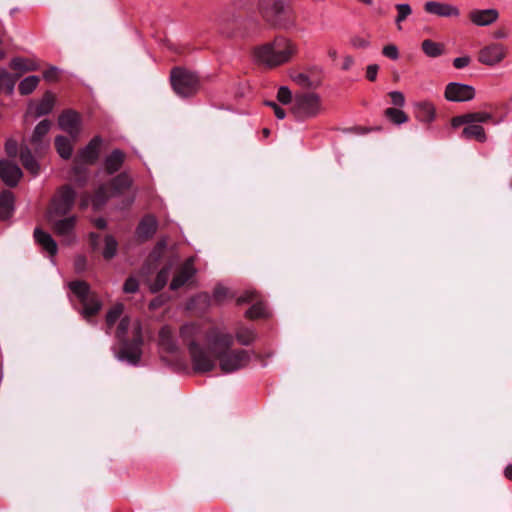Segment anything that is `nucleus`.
<instances>
[{
	"mask_svg": "<svg viewBox=\"0 0 512 512\" xmlns=\"http://www.w3.org/2000/svg\"><path fill=\"white\" fill-rule=\"evenodd\" d=\"M116 337L123 342V347L118 354L119 360L136 365L141 357L142 333L138 319L123 316L116 330Z\"/></svg>",
	"mask_w": 512,
	"mask_h": 512,
	"instance_id": "1",
	"label": "nucleus"
},
{
	"mask_svg": "<svg viewBox=\"0 0 512 512\" xmlns=\"http://www.w3.org/2000/svg\"><path fill=\"white\" fill-rule=\"evenodd\" d=\"M58 73L59 69L57 67L52 66L43 73V78L48 82H52L57 79Z\"/></svg>",
	"mask_w": 512,
	"mask_h": 512,
	"instance_id": "51",
	"label": "nucleus"
},
{
	"mask_svg": "<svg viewBox=\"0 0 512 512\" xmlns=\"http://www.w3.org/2000/svg\"><path fill=\"white\" fill-rule=\"evenodd\" d=\"M124 306L121 303L115 304L106 314L107 333H110L112 326L120 320L123 314Z\"/></svg>",
	"mask_w": 512,
	"mask_h": 512,
	"instance_id": "32",
	"label": "nucleus"
},
{
	"mask_svg": "<svg viewBox=\"0 0 512 512\" xmlns=\"http://www.w3.org/2000/svg\"><path fill=\"white\" fill-rule=\"evenodd\" d=\"M268 315L267 307L263 303H256L246 312V316L249 318H260Z\"/></svg>",
	"mask_w": 512,
	"mask_h": 512,
	"instance_id": "43",
	"label": "nucleus"
},
{
	"mask_svg": "<svg viewBox=\"0 0 512 512\" xmlns=\"http://www.w3.org/2000/svg\"><path fill=\"white\" fill-rule=\"evenodd\" d=\"M227 294H228V290L223 286L217 287L214 291V297L218 301L223 300Z\"/></svg>",
	"mask_w": 512,
	"mask_h": 512,
	"instance_id": "56",
	"label": "nucleus"
},
{
	"mask_svg": "<svg viewBox=\"0 0 512 512\" xmlns=\"http://www.w3.org/2000/svg\"><path fill=\"white\" fill-rule=\"evenodd\" d=\"M131 178L127 174L118 175L110 185L101 186L92 199L95 209L100 208L110 195L120 193L131 185Z\"/></svg>",
	"mask_w": 512,
	"mask_h": 512,
	"instance_id": "7",
	"label": "nucleus"
},
{
	"mask_svg": "<svg viewBox=\"0 0 512 512\" xmlns=\"http://www.w3.org/2000/svg\"><path fill=\"white\" fill-rule=\"evenodd\" d=\"M424 10L428 14L438 17L457 18L460 16V10L457 6L440 1H427L424 4Z\"/></svg>",
	"mask_w": 512,
	"mask_h": 512,
	"instance_id": "13",
	"label": "nucleus"
},
{
	"mask_svg": "<svg viewBox=\"0 0 512 512\" xmlns=\"http://www.w3.org/2000/svg\"><path fill=\"white\" fill-rule=\"evenodd\" d=\"M75 197L76 193L71 187L64 186L59 189L51 201L46 217L65 216L72 209Z\"/></svg>",
	"mask_w": 512,
	"mask_h": 512,
	"instance_id": "6",
	"label": "nucleus"
},
{
	"mask_svg": "<svg viewBox=\"0 0 512 512\" xmlns=\"http://www.w3.org/2000/svg\"><path fill=\"white\" fill-rule=\"evenodd\" d=\"M351 45L354 47V48H357V49H364V48H367L369 47L370 45V42L363 38V37H360V36H354L352 39H351Z\"/></svg>",
	"mask_w": 512,
	"mask_h": 512,
	"instance_id": "49",
	"label": "nucleus"
},
{
	"mask_svg": "<svg viewBox=\"0 0 512 512\" xmlns=\"http://www.w3.org/2000/svg\"><path fill=\"white\" fill-rule=\"evenodd\" d=\"M165 247H166V241L165 240H161V241L158 242L156 248L152 252V256L155 258V260H157L161 256V253H162V251L164 250Z\"/></svg>",
	"mask_w": 512,
	"mask_h": 512,
	"instance_id": "57",
	"label": "nucleus"
},
{
	"mask_svg": "<svg viewBox=\"0 0 512 512\" xmlns=\"http://www.w3.org/2000/svg\"><path fill=\"white\" fill-rule=\"evenodd\" d=\"M21 161L24 167L33 175H37L39 173V164L32 156L30 150L28 148L23 149L20 154Z\"/></svg>",
	"mask_w": 512,
	"mask_h": 512,
	"instance_id": "31",
	"label": "nucleus"
},
{
	"mask_svg": "<svg viewBox=\"0 0 512 512\" xmlns=\"http://www.w3.org/2000/svg\"><path fill=\"white\" fill-rule=\"evenodd\" d=\"M508 50L499 43H492L479 52L478 61L487 66L500 63L507 55Z\"/></svg>",
	"mask_w": 512,
	"mask_h": 512,
	"instance_id": "10",
	"label": "nucleus"
},
{
	"mask_svg": "<svg viewBox=\"0 0 512 512\" xmlns=\"http://www.w3.org/2000/svg\"><path fill=\"white\" fill-rule=\"evenodd\" d=\"M34 238L36 242L51 256L56 255L58 250L57 243L49 233L41 230L40 228H36L34 230Z\"/></svg>",
	"mask_w": 512,
	"mask_h": 512,
	"instance_id": "21",
	"label": "nucleus"
},
{
	"mask_svg": "<svg viewBox=\"0 0 512 512\" xmlns=\"http://www.w3.org/2000/svg\"><path fill=\"white\" fill-rule=\"evenodd\" d=\"M296 51V45L290 39L280 36L255 47L252 56L257 64L274 68L287 63Z\"/></svg>",
	"mask_w": 512,
	"mask_h": 512,
	"instance_id": "2",
	"label": "nucleus"
},
{
	"mask_svg": "<svg viewBox=\"0 0 512 512\" xmlns=\"http://www.w3.org/2000/svg\"><path fill=\"white\" fill-rule=\"evenodd\" d=\"M499 17L496 9H474L469 13L470 21L476 26H488L494 23Z\"/></svg>",
	"mask_w": 512,
	"mask_h": 512,
	"instance_id": "17",
	"label": "nucleus"
},
{
	"mask_svg": "<svg viewBox=\"0 0 512 512\" xmlns=\"http://www.w3.org/2000/svg\"><path fill=\"white\" fill-rule=\"evenodd\" d=\"M196 270L193 265V260L189 259L187 260L179 272L174 276V278L171 281L170 288L172 290H176L180 287H182L188 280H190L193 275L195 274Z\"/></svg>",
	"mask_w": 512,
	"mask_h": 512,
	"instance_id": "18",
	"label": "nucleus"
},
{
	"mask_svg": "<svg viewBox=\"0 0 512 512\" xmlns=\"http://www.w3.org/2000/svg\"><path fill=\"white\" fill-rule=\"evenodd\" d=\"M81 304L83 306L81 314L83 318L86 319L88 322L94 315H96L100 311L102 307L100 299L95 294H93L91 297H89L86 301L82 302Z\"/></svg>",
	"mask_w": 512,
	"mask_h": 512,
	"instance_id": "23",
	"label": "nucleus"
},
{
	"mask_svg": "<svg viewBox=\"0 0 512 512\" xmlns=\"http://www.w3.org/2000/svg\"><path fill=\"white\" fill-rule=\"evenodd\" d=\"M321 110V98L316 93L304 92L293 98L292 113L300 120L315 117Z\"/></svg>",
	"mask_w": 512,
	"mask_h": 512,
	"instance_id": "3",
	"label": "nucleus"
},
{
	"mask_svg": "<svg viewBox=\"0 0 512 512\" xmlns=\"http://www.w3.org/2000/svg\"><path fill=\"white\" fill-rule=\"evenodd\" d=\"M5 150L9 156L15 157L18 150L17 141L14 139H8L5 144Z\"/></svg>",
	"mask_w": 512,
	"mask_h": 512,
	"instance_id": "50",
	"label": "nucleus"
},
{
	"mask_svg": "<svg viewBox=\"0 0 512 512\" xmlns=\"http://www.w3.org/2000/svg\"><path fill=\"white\" fill-rule=\"evenodd\" d=\"M189 351L193 367L197 372H208L214 368V360L197 343L192 342Z\"/></svg>",
	"mask_w": 512,
	"mask_h": 512,
	"instance_id": "11",
	"label": "nucleus"
},
{
	"mask_svg": "<svg viewBox=\"0 0 512 512\" xmlns=\"http://www.w3.org/2000/svg\"><path fill=\"white\" fill-rule=\"evenodd\" d=\"M379 66L377 64H370L366 69V77L369 81H375L377 78Z\"/></svg>",
	"mask_w": 512,
	"mask_h": 512,
	"instance_id": "54",
	"label": "nucleus"
},
{
	"mask_svg": "<svg viewBox=\"0 0 512 512\" xmlns=\"http://www.w3.org/2000/svg\"><path fill=\"white\" fill-rule=\"evenodd\" d=\"M382 54L392 60H397L399 58V51L396 45L389 44L383 47Z\"/></svg>",
	"mask_w": 512,
	"mask_h": 512,
	"instance_id": "46",
	"label": "nucleus"
},
{
	"mask_svg": "<svg viewBox=\"0 0 512 512\" xmlns=\"http://www.w3.org/2000/svg\"><path fill=\"white\" fill-rule=\"evenodd\" d=\"M10 66L12 69L19 71H34L38 69V66L33 61L19 57L12 59Z\"/></svg>",
	"mask_w": 512,
	"mask_h": 512,
	"instance_id": "40",
	"label": "nucleus"
},
{
	"mask_svg": "<svg viewBox=\"0 0 512 512\" xmlns=\"http://www.w3.org/2000/svg\"><path fill=\"white\" fill-rule=\"evenodd\" d=\"M95 225L96 227H98L99 229H104L106 227V221L105 219L103 218H98L95 220Z\"/></svg>",
	"mask_w": 512,
	"mask_h": 512,
	"instance_id": "62",
	"label": "nucleus"
},
{
	"mask_svg": "<svg viewBox=\"0 0 512 512\" xmlns=\"http://www.w3.org/2000/svg\"><path fill=\"white\" fill-rule=\"evenodd\" d=\"M389 96L391 98V102L393 105L397 107H403L405 105V96L400 91H391L389 93Z\"/></svg>",
	"mask_w": 512,
	"mask_h": 512,
	"instance_id": "47",
	"label": "nucleus"
},
{
	"mask_svg": "<svg viewBox=\"0 0 512 512\" xmlns=\"http://www.w3.org/2000/svg\"><path fill=\"white\" fill-rule=\"evenodd\" d=\"M55 147L63 159H69L72 155L73 145L69 139L64 136H58L55 139Z\"/></svg>",
	"mask_w": 512,
	"mask_h": 512,
	"instance_id": "30",
	"label": "nucleus"
},
{
	"mask_svg": "<svg viewBox=\"0 0 512 512\" xmlns=\"http://www.w3.org/2000/svg\"><path fill=\"white\" fill-rule=\"evenodd\" d=\"M58 125L61 130L76 139L81 132V117L74 111H66L59 116Z\"/></svg>",
	"mask_w": 512,
	"mask_h": 512,
	"instance_id": "12",
	"label": "nucleus"
},
{
	"mask_svg": "<svg viewBox=\"0 0 512 512\" xmlns=\"http://www.w3.org/2000/svg\"><path fill=\"white\" fill-rule=\"evenodd\" d=\"M22 177L19 166L11 160L0 161V178L10 187L16 186Z\"/></svg>",
	"mask_w": 512,
	"mask_h": 512,
	"instance_id": "14",
	"label": "nucleus"
},
{
	"mask_svg": "<svg viewBox=\"0 0 512 512\" xmlns=\"http://www.w3.org/2000/svg\"><path fill=\"white\" fill-rule=\"evenodd\" d=\"M252 298H253V293L247 292L243 296L238 298V303L248 302V301L252 300Z\"/></svg>",
	"mask_w": 512,
	"mask_h": 512,
	"instance_id": "60",
	"label": "nucleus"
},
{
	"mask_svg": "<svg viewBox=\"0 0 512 512\" xmlns=\"http://www.w3.org/2000/svg\"><path fill=\"white\" fill-rule=\"evenodd\" d=\"M209 345L216 351L220 348H228L233 344V336L223 328H213L208 336Z\"/></svg>",
	"mask_w": 512,
	"mask_h": 512,
	"instance_id": "16",
	"label": "nucleus"
},
{
	"mask_svg": "<svg viewBox=\"0 0 512 512\" xmlns=\"http://www.w3.org/2000/svg\"><path fill=\"white\" fill-rule=\"evenodd\" d=\"M236 339L241 345H250L256 339V334L253 329L241 327L236 332Z\"/></svg>",
	"mask_w": 512,
	"mask_h": 512,
	"instance_id": "36",
	"label": "nucleus"
},
{
	"mask_svg": "<svg viewBox=\"0 0 512 512\" xmlns=\"http://www.w3.org/2000/svg\"><path fill=\"white\" fill-rule=\"evenodd\" d=\"M75 265L77 270H82L85 265V259L83 257L77 258Z\"/></svg>",
	"mask_w": 512,
	"mask_h": 512,
	"instance_id": "61",
	"label": "nucleus"
},
{
	"mask_svg": "<svg viewBox=\"0 0 512 512\" xmlns=\"http://www.w3.org/2000/svg\"><path fill=\"white\" fill-rule=\"evenodd\" d=\"M469 124L486 123L492 119V114L486 111L467 113Z\"/></svg>",
	"mask_w": 512,
	"mask_h": 512,
	"instance_id": "44",
	"label": "nucleus"
},
{
	"mask_svg": "<svg viewBox=\"0 0 512 512\" xmlns=\"http://www.w3.org/2000/svg\"><path fill=\"white\" fill-rule=\"evenodd\" d=\"M505 476L508 479H512V465H508L505 469Z\"/></svg>",
	"mask_w": 512,
	"mask_h": 512,
	"instance_id": "63",
	"label": "nucleus"
},
{
	"mask_svg": "<svg viewBox=\"0 0 512 512\" xmlns=\"http://www.w3.org/2000/svg\"><path fill=\"white\" fill-rule=\"evenodd\" d=\"M54 106V96L53 94L47 92L39 103L32 106L30 109L33 111L35 116H43L50 113Z\"/></svg>",
	"mask_w": 512,
	"mask_h": 512,
	"instance_id": "24",
	"label": "nucleus"
},
{
	"mask_svg": "<svg viewBox=\"0 0 512 512\" xmlns=\"http://www.w3.org/2000/svg\"><path fill=\"white\" fill-rule=\"evenodd\" d=\"M171 83L174 91L181 97H189L199 89V79L193 72L175 68L171 72Z\"/></svg>",
	"mask_w": 512,
	"mask_h": 512,
	"instance_id": "4",
	"label": "nucleus"
},
{
	"mask_svg": "<svg viewBox=\"0 0 512 512\" xmlns=\"http://www.w3.org/2000/svg\"><path fill=\"white\" fill-rule=\"evenodd\" d=\"M395 8L397 10V16L395 18V23L397 25L398 30H402L401 23L407 19L408 16L412 13V8L407 3L396 4Z\"/></svg>",
	"mask_w": 512,
	"mask_h": 512,
	"instance_id": "38",
	"label": "nucleus"
},
{
	"mask_svg": "<svg viewBox=\"0 0 512 512\" xmlns=\"http://www.w3.org/2000/svg\"><path fill=\"white\" fill-rule=\"evenodd\" d=\"M354 64V59L351 56H345L342 63L343 70H349Z\"/></svg>",
	"mask_w": 512,
	"mask_h": 512,
	"instance_id": "58",
	"label": "nucleus"
},
{
	"mask_svg": "<svg viewBox=\"0 0 512 512\" xmlns=\"http://www.w3.org/2000/svg\"><path fill=\"white\" fill-rule=\"evenodd\" d=\"M171 267H172V265H169L168 267H165L159 271V273L156 276L155 281L150 284L151 291L157 292V291L161 290L166 285L169 275H170Z\"/></svg>",
	"mask_w": 512,
	"mask_h": 512,
	"instance_id": "35",
	"label": "nucleus"
},
{
	"mask_svg": "<svg viewBox=\"0 0 512 512\" xmlns=\"http://www.w3.org/2000/svg\"><path fill=\"white\" fill-rule=\"evenodd\" d=\"M102 138L95 136L77 155L76 160L84 164H93L99 156Z\"/></svg>",
	"mask_w": 512,
	"mask_h": 512,
	"instance_id": "15",
	"label": "nucleus"
},
{
	"mask_svg": "<svg viewBox=\"0 0 512 512\" xmlns=\"http://www.w3.org/2000/svg\"><path fill=\"white\" fill-rule=\"evenodd\" d=\"M249 354L245 350H236L219 355L220 368L225 373H231L245 367L249 362Z\"/></svg>",
	"mask_w": 512,
	"mask_h": 512,
	"instance_id": "8",
	"label": "nucleus"
},
{
	"mask_svg": "<svg viewBox=\"0 0 512 512\" xmlns=\"http://www.w3.org/2000/svg\"><path fill=\"white\" fill-rule=\"evenodd\" d=\"M69 288L78 297L81 303L93 295L90 291L89 285L83 281L71 282L69 284Z\"/></svg>",
	"mask_w": 512,
	"mask_h": 512,
	"instance_id": "28",
	"label": "nucleus"
},
{
	"mask_svg": "<svg viewBox=\"0 0 512 512\" xmlns=\"http://www.w3.org/2000/svg\"><path fill=\"white\" fill-rule=\"evenodd\" d=\"M462 136L466 139H475L479 142L486 141V134L479 124H468L462 131Z\"/></svg>",
	"mask_w": 512,
	"mask_h": 512,
	"instance_id": "27",
	"label": "nucleus"
},
{
	"mask_svg": "<svg viewBox=\"0 0 512 512\" xmlns=\"http://www.w3.org/2000/svg\"><path fill=\"white\" fill-rule=\"evenodd\" d=\"M38 83H39V77L28 76L20 82L19 91L22 95H28L35 90Z\"/></svg>",
	"mask_w": 512,
	"mask_h": 512,
	"instance_id": "41",
	"label": "nucleus"
},
{
	"mask_svg": "<svg viewBox=\"0 0 512 512\" xmlns=\"http://www.w3.org/2000/svg\"><path fill=\"white\" fill-rule=\"evenodd\" d=\"M158 228V222L156 218L152 215H147L142 218L140 221L137 229H136V236L140 240H147L151 238Z\"/></svg>",
	"mask_w": 512,
	"mask_h": 512,
	"instance_id": "19",
	"label": "nucleus"
},
{
	"mask_svg": "<svg viewBox=\"0 0 512 512\" xmlns=\"http://www.w3.org/2000/svg\"><path fill=\"white\" fill-rule=\"evenodd\" d=\"M452 126L454 128H457L461 125H464L466 124V126L469 124V119H468V115L467 114H463V115H460V116H457V117H454L452 119Z\"/></svg>",
	"mask_w": 512,
	"mask_h": 512,
	"instance_id": "55",
	"label": "nucleus"
},
{
	"mask_svg": "<svg viewBox=\"0 0 512 512\" xmlns=\"http://www.w3.org/2000/svg\"><path fill=\"white\" fill-rule=\"evenodd\" d=\"M51 127V122L49 120H42L35 127L34 132L31 137V144L37 149L43 144V139L49 132Z\"/></svg>",
	"mask_w": 512,
	"mask_h": 512,
	"instance_id": "25",
	"label": "nucleus"
},
{
	"mask_svg": "<svg viewBox=\"0 0 512 512\" xmlns=\"http://www.w3.org/2000/svg\"><path fill=\"white\" fill-rule=\"evenodd\" d=\"M295 81L300 85L307 86L309 83V78L305 74H299L295 77Z\"/></svg>",
	"mask_w": 512,
	"mask_h": 512,
	"instance_id": "59",
	"label": "nucleus"
},
{
	"mask_svg": "<svg viewBox=\"0 0 512 512\" xmlns=\"http://www.w3.org/2000/svg\"><path fill=\"white\" fill-rule=\"evenodd\" d=\"M124 161V153L118 149L111 152L105 159V169L114 173L120 169Z\"/></svg>",
	"mask_w": 512,
	"mask_h": 512,
	"instance_id": "26",
	"label": "nucleus"
},
{
	"mask_svg": "<svg viewBox=\"0 0 512 512\" xmlns=\"http://www.w3.org/2000/svg\"><path fill=\"white\" fill-rule=\"evenodd\" d=\"M421 48L426 56L436 58L444 53V45L432 40L426 39L422 42Z\"/></svg>",
	"mask_w": 512,
	"mask_h": 512,
	"instance_id": "29",
	"label": "nucleus"
},
{
	"mask_svg": "<svg viewBox=\"0 0 512 512\" xmlns=\"http://www.w3.org/2000/svg\"><path fill=\"white\" fill-rule=\"evenodd\" d=\"M16 84V78L5 69H0V91L12 94Z\"/></svg>",
	"mask_w": 512,
	"mask_h": 512,
	"instance_id": "34",
	"label": "nucleus"
},
{
	"mask_svg": "<svg viewBox=\"0 0 512 512\" xmlns=\"http://www.w3.org/2000/svg\"><path fill=\"white\" fill-rule=\"evenodd\" d=\"M200 334V328L195 324H186L181 327L180 330V336L183 339V341L188 343V346L190 347V344L196 343L195 339Z\"/></svg>",
	"mask_w": 512,
	"mask_h": 512,
	"instance_id": "33",
	"label": "nucleus"
},
{
	"mask_svg": "<svg viewBox=\"0 0 512 512\" xmlns=\"http://www.w3.org/2000/svg\"><path fill=\"white\" fill-rule=\"evenodd\" d=\"M384 114L392 123L396 125H401L408 121V117L405 112L397 108H387Z\"/></svg>",
	"mask_w": 512,
	"mask_h": 512,
	"instance_id": "37",
	"label": "nucleus"
},
{
	"mask_svg": "<svg viewBox=\"0 0 512 512\" xmlns=\"http://www.w3.org/2000/svg\"><path fill=\"white\" fill-rule=\"evenodd\" d=\"M471 62L469 56L457 57L453 60V66L457 69H462L467 67Z\"/></svg>",
	"mask_w": 512,
	"mask_h": 512,
	"instance_id": "52",
	"label": "nucleus"
},
{
	"mask_svg": "<svg viewBox=\"0 0 512 512\" xmlns=\"http://www.w3.org/2000/svg\"><path fill=\"white\" fill-rule=\"evenodd\" d=\"M274 7L280 11L283 8V3L281 1H275Z\"/></svg>",
	"mask_w": 512,
	"mask_h": 512,
	"instance_id": "64",
	"label": "nucleus"
},
{
	"mask_svg": "<svg viewBox=\"0 0 512 512\" xmlns=\"http://www.w3.org/2000/svg\"><path fill=\"white\" fill-rule=\"evenodd\" d=\"M277 99L282 103V104H288L292 101V93L291 91L289 90L288 87L286 86H282L279 88L278 90V93H277Z\"/></svg>",
	"mask_w": 512,
	"mask_h": 512,
	"instance_id": "45",
	"label": "nucleus"
},
{
	"mask_svg": "<svg viewBox=\"0 0 512 512\" xmlns=\"http://www.w3.org/2000/svg\"><path fill=\"white\" fill-rule=\"evenodd\" d=\"M51 225L53 232L58 236L63 244L70 245L76 241L75 226L77 217L69 216H50L46 217Z\"/></svg>",
	"mask_w": 512,
	"mask_h": 512,
	"instance_id": "5",
	"label": "nucleus"
},
{
	"mask_svg": "<svg viewBox=\"0 0 512 512\" xmlns=\"http://www.w3.org/2000/svg\"><path fill=\"white\" fill-rule=\"evenodd\" d=\"M475 89L468 84L451 82L445 88L444 96L446 100L451 102L470 101L475 97Z\"/></svg>",
	"mask_w": 512,
	"mask_h": 512,
	"instance_id": "9",
	"label": "nucleus"
},
{
	"mask_svg": "<svg viewBox=\"0 0 512 512\" xmlns=\"http://www.w3.org/2000/svg\"><path fill=\"white\" fill-rule=\"evenodd\" d=\"M117 247H118V243H117L116 239L111 235H107L105 237V247L103 250V257L105 259L113 258L117 253Z\"/></svg>",
	"mask_w": 512,
	"mask_h": 512,
	"instance_id": "42",
	"label": "nucleus"
},
{
	"mask_svg": "<svg viewBox=\"0 0 512 512\" xmlns=\"http://www.w3.org/2000/svg\"><path fill=\"white\" fill-rule=\"evenodd\" d=\"M159 347L168 353H174L178 349L173 331L169 326H164L159 332Z\"/></svg>",
	"mask_w": 512,
	"mask_h": 512,
	"instance_id": "22",
	"label": "nucleus"
},
{
	"mask_svg": "<svg viewBox=\"0 0 512 512\" xmlns=\"http://www.w3.org/2000/svg\"><path fill=\"white\" fill-rule=\"evenodd\" d=\"M265 104L270 106L273 109L274 114L278 119L282 120L285 118L286 113H285L284 109H282L277 103L268 101Z\"/></svg>",
	"mask_w": 512,
	"mask_h": 512,
	"instance_id": "53",
	"label": "nucleus"
},
{
	"mask_svg": "<svg viewBox=\"0 0 512 512\" xmlns=\"http://www.w3.org/2000/svg\"><path fill=\"white\" fill-rule=\"evenodd\" d=\"M14 209V196L10 191H4L0 196V210L9 215Z\"/></svg>",
	"mask_w": 512,
	"mask_h": 512,
	"instance_id": "39",
	"label": "nucleus"
},
{
	"mask_svg": "<svg viewBox=\"0 0 512 512\" xmlns=\"http://www.w3.org/2000/svg\"><path fill=\"white\" fill-rule=\"evenodd\" d=\"M414 109L415 117L423 123H430L435 119L436 109L431 102H418L414 105Z\"/></svg>",
	"mask_w": 512,
	"mask_h": 512,
	"instance_id": "20",
	"label": "nucleus"
},
{
	"mask_svg": "<svg viewBox=\"0 0 512 512\" xmlns=\"http://www.w3.org/2000/svg\"><path fill=\"white\" fill-rule=\"evenodd\" d=\"M123 290L126 293L136 292L138 290V281L133 277L128 278L124 283Z\"/></svg>",
	"mask_w": 512,
	"mask_h": 512,
	"instance_id": "48",
	"label": "nucleus"
}]
</instances>
